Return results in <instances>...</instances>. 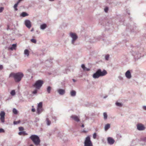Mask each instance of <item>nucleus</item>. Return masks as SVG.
I'll use <instances>...</instances> for the list:
<instances>
[{"label": "nucleus", "instance_id": "23", "mask_svg": "<svg viewBox=\"0 0 146 146\" xmlns=\"http://www.w3.org/2000/svg\"><path fill=\"white\" fill-rule=\"evenodd\" d=\"M19 4V3L18 2H17L15 4L14 6V7L15 11H17L18 10L17 8V7Z\"/></svg>", "mask_w": 146, "mask_h": 146}, {"label": "nucleus", "instance_id": "4", "mask_svg": "<svg viewBox=\"0 0 146 146\" xmlns=\"http://www.w3.org/2000/svg\"><path fill=\"white\" fill-rule=\"evenodd\" d=\"M43 83V82L42 80H39L36 82L34 85V86L36 89H39L42 86Z\"/></svg>", "mask_w": 146, "mask_h": 146}, {"label": "nucleus", "instance_id": "21", "mask_svg": "<svg viewBox=\"0 0 146 146\" xmlns=\"http://www.w3.org/2000/svg\"><path fill=\"white\" fill-rule=\"evenodd\" d=\"M28 14L26 13L25 12H22L21 15V16L23 17H25L26 16H28Z\"/></svg>", "mask_w": 146, "mask_h": 146}, {"label": "nucleus", "instance_id": "40", "mask_svg": "<svg viewBox=\"0 0 146 146\" xmlns=\"http://www.w3.org/2000/svg\"><path fill=\"white\" fill-rule=\"evenodd\" d=\"M3 68V66L2 65H0V70H2Z\"/></svg>", "mask_w": 146, "mask_h": 146}, {"label": "nucleus", "instance_id": "31", "mask_svg": "<svg viewBox=\"0 0 146 146\" xmlns=\"http://www.w3.org/2000/svg\"><path fill=\"white\" fill-rule=\"evenodd\" d=\"M20 122V120L17 121H14L13 122L14 124L15 125L17 124Z\"/></svg>", "mask_w": 146, "mask_h": 146}, {"label": "nucleus", "instance_id": "14", "mask_svg": "<svg viewBox=\"0 0 146 146\" xmlns=\"http://www.w3.org/2000/svg\"><path fill=\"white\" fill-rule=\"evenodd\" d=\"M37 111L38 114H40L43 111L42 108L37 107Z\"/></svg>", "mask_w": 146, "mask_h": 146}, {"label": "nucleus", "instance_id": "46", "mask_svg": "<svg viewBox=\"0 0 146 146\" xmlns=\"http://www.w3.org/2000/svg\"><path fill=\"white\" fill-rule=\"evenodd\" d=\"M29 146H33V145L32 144H31L29 145Z\"/></svg>", "mask_w": 146, "mask_h": 146}, {"label": "nucleus", "instance_id": "5", "mask_svg": "<svg viewBox=\"0 0 146 146\" xmlns=\"http://www.w3.org/2000/svg\"><path fill=\"white\" fill-rule=\"evenodd\" d=\"M84 144V146H93L92 143L90 140V137L89 136L86 138Z\"/></svg>", "mask_w": 146, "mask_h": 146}, {"label": "nucleus", "instance_id": "6", "mask_svg": "<svg viewBox=\"0 0 146 146\" xmlns=\"http://www.w3.org/2000/svg\"><path fill=\"white\" fill-rule=\"evenodd\" d=\"M70 36L72 38V43L74 44L75 41L77 38L78 36L75 33H70Z\"/></svg>", "mask_w": 146, "mask_h": 146}, {"label": "nucleus", "instance_id": "10", "mask_svg": "<svg viewBox=\"0 0 146 146\" xmlns=\"http://www.w3.org/2000/svg\"><path fill=\"white\" fill-rule=\"evenodd\" d=\"M107 140L108 143L110 145L113 144L115 142L114 139L111 137H108V138Z\"/></svg>", "mask_w": 146, "mask_h": 146}, {"label": "nucleus", "instance_id": "13", "mask_svg": "<svg viewBox=\"0 0 146 146\" xmlns=\"http://www.w3.org/2000/svg\"><path fill=\"white\" fill-rule=\"evenodd\" d=\"M58 92L61 95H63L65 93V90H64L62 89H58L57 90Z\"/></svg>", "mask_w": 146, "mask_h": 146}, {"label": "nucleus", "instance_id": "30", "mask_svg": "<svg viewBox=\"0 0 146 146\" xmlns=\"http://www.w3.org/2000/svg\"><path fill=\"white\" fill-rule=\"evenodd\" d=\"M31 41L33 43H36V40L35 39H32L31 40Z\"/></svg>", "mask_w": 146, "mask_h": 146}, {"label": "nucleus", "instance_id": "12", "mask_svg": "<svg viewBox=\"0 0 146 146\" xmlns=\"http://www.w3.org/2000/svg\"><path fill=\"white\" fill-rule=\"evenodd\" d=\"M126 77L129 79L131 78V75L129 70H127L125 74Z\"/></svg>", "mask_w": 146, "mask_h": 146}, {"label": "nucleus", "instance_id": "27", "mask_svg": "<svg viewBox=\"0 0 146 146\" xmlns=\"http://www.w3.org/2000/svg\"><path fill=\"white\" fill-rule=\"evenodd\" d=\"M103 115H104V119H107V113H106L104 112L103 113Z\"/></svg>", "mask_w": 146, "mask_h": 146}, {"label": "nucleus", "instance_id": "38", "mask_svg": "<svg viewBox=\"0 0 146 146\" xmlns=\"http://www.w3.org/2000/svg\"><path fill=\"white\" fill-rule=\"evenodd\" d=\"M108 10V8L107 7H106L104 9V11H105V12H107Z\"/></svg>", "mask_w": 146, "mask_h": 146}, {"label": "nucleus", "instance_id": "39", "mask_svg": "<svg viewBox=\"0 0 146 146\" xmlns=\"http://www.w3.org/2000/svg\"><path fill=\"white\" fill-rule=\"evenodd\" d=\"M37 90H34L33 92V94H36L37 93Z\"/></svg>", "mask_w": 146, "mask_h": 146}, {"label": "nucleus", "instance_id": "22", "mask_svg": "<svg viewBox=\"0 0 146 146\" xmlns=\"http://www.w3.org/2000/svg\"><path fill=\"white\" fill-rule=\"evenodd\" d=\"M46 27V24H43L40 26V28L41 29H44Z\"/></svg>", "mask_w": 146, "mask_h": 146}, {"label": "nucleus", "instance_id": "32", "mask_svg": "<svg viewBox=\"0 0 146 146\" xmlns=\"http://www.w3.org/2000/svg\"><path fill=\"white\" fill-rule=\"evenodd\" d=\"M116 105L118 106L121 107V106L122 105L121 104V103H118V102H116Z\"/></svg>", "mask_w": 146, "mask_h": 146}, {"label": "nucleus", "instance_id": "29", "mask_svg": "<svg viewBox=\"0 0 146 146\" xmlns=\"http://www.w3.org/2000/svg\"><path fill=\"white\" fill-rule=\"evenodd\" d=\"M13 112L15 114L17 113V110L15 108H14L13 110Z\"/></svg>", "mask_w": 146, "mask_h": 146}, {"label": "nucleus", "instance_id": "33", "mask_svg": "<svg viewBox=\"0 0 146 146\" xmlns=\"http://www.w3.org/2000/svg\"><path fill=\"white\" fill-rule=\"evenodd\" d=\"M19 130L20 131H23L24 129V128L23 127H19Z\"/></svg>", "mask_w": 146, "mask_h": 146}, {"label": "nucleus", "instance_id": "18", "mask_svg": "<svg viewBox=\"0 0 146 146\" xmlns=\"http://www.w3.org/2000/svg\"><path fill=\"white\" fill-rule=\"evenodd\" d=\"M110 127V124L108 123L106 124L105 126V131H107Z\"/></svg>", "mask_w": 146, "mask_h": 146}, {"label": "nucleus", "instance_id": "20", "mask_svg": "<svg viewBox=\"0 0 146 146\" xmlns=\"http://www.w3.org/2000/svg\"><path fill=\"white\" fill-rule=\"evenodd\" d=\"M29 51L27 49H25L24 50V54L26 55L27 56H29Z\"/></svg>", "mask_w": 146, "mask_h": 146}, {"label": "nucleus", "instance_id": "16", "mask_svg": "<svg viewBox=\"0 0 146 146\" xmlns=\"http://www.w3.org/2000/svg\"><path fill=\"white\" fill-rule=\"evenodd\" d=\"M18 134L19 135H28V134L26 133V132L25 131H21L20 132H19L18 133Z\"/></svg>", "mask_w": 146, "mask_h": 146}, {"label": "nucleus", "instance_id": "24", "mask_svg": "<svg viewBox=\"0 0 146 146\" xmlns=\"http://www.w3.org/2000/svg\"><path fill=\"white\" fill-rule=\"evenodd\" d=\"M51 90V88L50 86H48L47 89V91L48 93H50V90Z\"/></svg>", "mask_w": 146, "mask_h": 146}, {"label": "nucleus", "instance_id": "35", "mask_svg": "<svg viewBox=\"0 0 146 146\" xmlns=\"http://www.w3.org/2000/svg\"><path fill=\"white\" fill-rule=\"evenodd\" d=\"M96 136H97V135H96V133H94L93 134V138L94 139H95L96 138Z\"/></svg>", "mask_w": 146, "mask_h": 146}, {"label": "nucleus", "instance_id": "34", "mask_svg": "<svg viewBox=\"0 0 146 146\" xmlns=\"http://www.w3.org/2000/svg\"><path fill=\"white\" fill-rule=\"evenodd\" d=\"M109 55L107 54V55H106L105 56V59H106V60H108L109 59Z\"/></svg>", "mask_w": 146, "mask_h": 146}, {"label": "nucleus", "instance_id": "8", "mask_svg": "<svg viewBox=\"0 0 146 146\" xmlns=\"http://www.w3.org/2000/svg\"><path fill=\"white\" fill-rule=\"evenodd\" d=\"M137 129L139 131H142L144 130L145 129V127L144 125L141 123H139L137 125Z\"/></svg>", "mask_w": 146, "mask_h": 146}, {"label": "nucleus", "instance_id": "15", "mask_svg": "<svg viewBox=\"0 0 146 146\" xmlns=\"http://www.w3.org/2000/svg\"><path fill=\"white\" fill-rule=\"evenodd\" d=\"M82 68L83 69V70L85 71H89L90 70V69L89 68H86L84 64H82L81 66Z\"/></svg>", "mask_w": 146, "mask_h": 146}, {"label": "nucleus", "instance_id": "44", "mask_svg": "<svg viewBox=\"0 0 146 146\" xmlns=\"http://www.w3.org/2000/svg\"><path fill=\"white\" fill-rule=\"evenodd\" d=\"M23 0H19V1L17 2H18L19 3L21 1H23Z\"/></svg>", "mask_w": 146, "mask_h": 146}, {"label": "nucleus", "instance_id": "48", "mask_svg": "<svg viewBox=\"0 0 146 146\" xmlns=\"http://www.w3.org/2000/svg\"><path fill=\"white\" fill-rule=\"evenodd\" d=\"M73 80L74 82H75V80L74 79H73Z\"/></svg>", "mask_w": 146, "mask_h": 146}, {"label": "nucleus", "instance_id": "17", "mask_svg": "<svg viewBox=\"0 0 146 146\" xmlns=\"http://www.w3.org/2000/svg\"><path fill=\"white\" fill-rule=\"evenodd\" d=\"M16 46L17 45L16 44H13L12 45V46L9 48V49L11 50H13V49H15Z\"/></svg>", "mask_w": 146, "mask_h": 146}, {"label": "nucleus", "instance_id": "43", "mask_svg": "<svg viewBox=\"0 0 146 146\" xmlns=\"http://www.w3.org/2000/svg\"><path fill=\"white\" fill-rule=\"evenodd\" d=\"M143 108L144 110H146V106H144L143 107Z\"/></svg>", "mask_w": 146, "mask_h": 146}, {"label": "nucleus", "instance_id": "28", "mask_svg": "<svg viewBox=\"0 0 146 146\" xmlns=\"http://www.w3.org/2000/svg\"><path fill=\"white\" fill-rule=\"evenodd\" d=\"M11 95L12 96L15 95V90H12L11 92Z\"/></svg>", "mask_w": 146, "mask_h": 146}, {"label": "nucleus", "instance_id": "7", "mask_svg": "<svg viewBox=\"0 0 146 146\" xmlns=\"http://www.w3.org/2000/svg\"><path fill=\"white\" fill-rule=\"evenodd\" d=\"M5 113L4 111H2L0 113V120L3 123L5 122Z\"/></svg>", "mask_w": 146, "mask_h": 146}, {"label": "nucleus", "instance_id": "26", "mask_svg": "<svg viewBox=\"0 0 146 146\" xmlns=\"http://www.w3.org/2000/svg\"><path fill=\"white\" fill-rule=\"evenodd\" d=\"M46 121H47V124L48 125H50V123H51V122L49 120V119L48 118H46Z\"/></svg>", "mask_w": 146, "mask_h": 146}, {"label": "nucleus", "instance_id": "1", "mask_svg": "<svg viewBox=\"0 0 146 146\" xmlns=\"http://www.w3.org/2000/svg\"><path fill=\"white\" fill-rule=\"evenodd\" d=\"M24 76L23 73L19 72L16 73H11L9 75V77H13L15 82H19L21 80Z\"/></svg>", "mask_w": 146, "mask_h": 146}, {"label": "nucleus", "instance_id": "9", "mask_svg": "<svg viewBox=\"0 0 146 146\" xmlns=\"http://www.w3.org/2000/svg\"><path fill=\"white\" fill-rule=\"evenodd\" d=\"M25 24L26 26L29 29L31 27V23L30 21L28 20H26L25 21Z\"/></svg>", "mask_w": 146, "mask_h": 146}, {"label": "nucleus", "instance_id": "2", "mask_svg": "<svg viewBox=\"0 0 146 146\" xmlns=\"http://www.w3.org/2000/svg\"><path fill=\"white\" fill-rule=\"evenodd\" d=\"M107 74V72L105 70L102 71L100 69H98L96 72L93 74V77L94 78H98L101 76H105Z\"/></svg>", "mask_w": 146, "mask_h": 146}, {"label": "nucleus", "instance_id": "25", "mask_svg": "<svg viewBox=\"0 0 146 146\" xmlns=\"http://www.w3.org/2000/svg\"><path fill=\"white\" fill-rule=\"evenodd\" d=\"M42 102H40L38 105L37 107L40 108H42Z\"/></svg>", "mask_w": 146, "mask_h": 146}, {"label": "nucleus", "instance_id": "37", "mask_svg": "<svg viewBox=\"0 0 146 146\" xmlns=\"http://www.w3.org/2000/svg\"><path fill=\"white\" fill-rule=\"evenodd\" d=\"M4 9V8L3 7H1L0 8V13L2 12Z\"/></svg>", "mask_w": 146, "mask_h": 146}, {"label": "nucleus", "instance_id": "49", "mask_svg": "<svg viewBox=\"0 0 146 146\" xmlns=\"http://www.w3.org/2000/svg\"><path fill=\"white\" fill-rule=\"evenodd\" d=\"M33 29H32V30H31V31H33Z\"/></svg>", "mask_w": 146, "mask_h": 146}, {"label": "nucleus", "instance_id": "11", "mask_svg": "<svg viewBox=\"0 0 146 146\" xmlns=\"http://www.w3.org/2000/svg\"><path fill=\"white\" fill-rule=\"evenodd\" d=\"M71 117L76 121L78 122L80 121L79 118L76 115H72L71 116Z\"/></svg>", "mask_w": 146, "mask_h": 146}, {"label": "nucleus", "instance_id": "3", "mask_svg": "<svg viewBox=\"0 0 146 146\" xmlns=\"http://www.w3.org/2000/svg\"><path fill=\"white\" fill-rule=\"evenodd\" d=\"M30 138L35 145L37 146L40 145V141L39 137L37 135H32L30 137Z\"/></svg>", "mask_w": 146, "mask_h": 146}, {"label": "nucleus", "instance_id": "47", "mask_svg": "<svg viewBox=\"0 0 146 146\" xmlns=\"http://www.w3.org/2000/svg\"><path fill=\"white\" fill-rule=\"evenodd\" d=\"M50 1H53L54 0H49Z\"/></svg>", "mask_w": 146, "mask_h": 146}, {"label": "nucleus", "instance_id": "41", "mask_svg": "<svg viewBox=\"0 0 146 146\" xmlns=\"http://www.w3.org/2000/svg\"><path fill=\"white\" fill-rule=\"evenodd\" d=\"M142 139L144 141H146V137L143 138H142Z\"/></svg>", "mask_w": 146, "mask_h": 146}, {"label": "nucleus", "instance_id": "45", "mask_svg": "<svg viewBox=\"0 0 146 146\" xmlns=\"http://www.w3.org/2000/svg\"><path fill=\"white\" fill-rule=\"evenodd\" d=\"M84 124H83L82 125V127H84Z\"/></svg>", "mask_w": 146, "mask_h": 146}, {"label": "nucleus", "instance_id": "19", "mask_svg": "<svg viewBox=\"0 0 146 146\" xmlns=\"http://www.w3.org/2000/svg\"><path fill=\"white\" fill-rule=\"evenodd\" d=\"M76 92L74 90H72L70 92V95L72 96H74L76 95Z\"/></svg>", "mask_w": 146, "mask_h": 146}, {"label": "nucleus", "instance_id": "42", "mask_svg": "<svg viewBox=\"0 0 146 146\" xmlns=\"http://www.w3.org/2000/svg\"><path fill=\"white\" fill-rule=\"evenodd\" d=\"M32 111L33 112H35V108H32Z\"/></svg>", "mask_w": 146, "mask_h": 146}, {"label": "nucleus", "instance_id": "36", "mask_svg": "<svg viewBox=\"0 0 146 146\" xmlns=\"http://www.w3.org/2000/svg\"><path fill=\"white\" fill-rule=\"evenodd\" d=\"M5 132V131L2 128L0 129V133H4Z\"/></svg>", "mask_w": 146, "mask_h": 146}]
</instances>
